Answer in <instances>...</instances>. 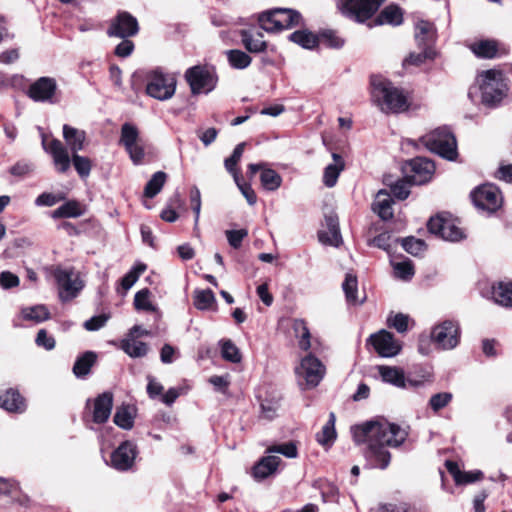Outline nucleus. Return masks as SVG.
<instances>
[{
	"mask_svg": "<svg viewBox=\"0 0 512 512\" xmlns=\"http://www.w3.org/2000/svg\"><path fill=\"white\" fill-rule=\"evenodd\" d=\"M108 321V316L101 314L93 316L84 322V328L88 331H97L104 327Z\"/></svg>",
	"mask_w": 512,
	"mask_h": 512,
	"instance_id": "obj_63",
	"label": "nucleus"
},
{
	"mask_svg": "<svg viewBox=\"0 0 512 512\" xmlns=\"http://www.w3.org/2000/svg\"><path fill=\"white\" fill-rule=\"evenodd\" d=\"M295 371L299 384L304 385L305 389H312L319 385L325 375L326 368L317 357L308 354L301 360Z\"/></svg>",
	"mask_w": 512,
	"mask_h": 512,
	"instance_id": "obj_8",
	"label": "nucleus"
},
{
	"mask_svg": "<svg viewBox=\"0 0 512 512\" xmlns=\"http://www.w3.org/2000/svg\"><path fill=\"white\" fill-rule=\"evenodd\" d=\"M52 275L58 285L59 297L64 302L75 298L84 287L79 273L72 267L55 266Z\"/></svg>",
	"mask_w": 512,
	"mask_h": 512,
	"instance_id": "obj_6",
	"label": "nucleus"
},
{
	"mask_svg": "<svg viewBox=\"0 0 512 512\" xmlns=\"http://www.w3.org/2000/svg\"><path fill=\"white\" fill-rule=\"evenodd\" d=\"M385 0H341L339 7L344 15L364 22L371 18Z\"/></svg>",
	"mask_w": 512,
	"mask_h": 512,
	"instance_id": "obj_13",
	"label": "nucleus"
},
{
	"mask_svg": "<svg viewBox=\"0 0 512 512\" xmlns=\"http://www.w3.org/2000/svg\"><path fill=\"white\" fill-rule=\"evenodd\" d=\"M167 179V174L163 171L154 173L144 188V196L147 198L155 197L163 188Z\"/></svg>",
	"mask_w": 512,
	"mask_h": 512,
	"instance_id": "obj_40",
	"label": "nucleus"
},
{
	"mask_svg": "<svg viewBox=\"0 0 512 512\" xmlns=\"http://www.w3.org/2000/svg\"><path fill=\"white\" fill-rule=\"evenodd\" d=\"M346 299L350 304H360L363 300L357 297L358 281L354 274L347 273L342 284Z\"/></svg>",
	"mask_w": 512,
	"mask_h": 512,
	"instance_id": "obj_42",
	"label": "nucleus"
},
{
	"mask_svg": "<svg viewBox=\"0 0 512 512\" xmlns=\"http://www.w3.org/2000/svg\"><path fill=\"white\" fill-rule=\"evenodd\" d=\"M289 39L305 49H313L318 45V37L308 30L295 31Z\"/></svg>",
	"mask_w": 512,
	"mask_h": 512,
	"instance_id": "obj_39",
	"label": "nucleus"
},
{
	"mask_svg": "<svg viewBox=\"0 0 512 512\" xmlns=\"http://www.w3.org/2000/svg\"><path fill=\"white\" fill-rule=\"evenodd\" d=\"M427 228L430 233L447 241H459L464 237L463 231L452 220L441 216L430 218Z\"/></svg>",
	"mask_w": 512,
	"mask_h": 512,
	"instance_id": "obj_16",
	"label": "nucleus"
},
{
	"mask_svg": "<svg viewBox=\"0 0 512 512\" xmlns=\"http://www.w3.org/2000/svg\"><path fill=\"white\" fill-rule=\"evenodd\" d=\"M113 420L117 426L125 430L131 429L134 424L133 416L127 406L117 408Z\"/></svg>",
	"mask_w": 512,
	"mask_h": 512,
	"instance_id": "obj_48",
	"label": "nucleus"
},
{
	"mask_svg": "<svg viewBox=\"0 0 512 512\" xmlns=\"http://www.w3.org/2000/svg\"><path fill=\"white\" fill-rule=\"evenodd\" d=\"M97 361V354L93 351H86L82 355L78 356L73 365V374L77 378H85L91 372V368Z\"/></svg>",
	"mask_w": 512,
	"mask_h": 512,
	"instance_id": "obj_30",
	"label": "nucleus"
},
{
	"mask_svg": "<svg viewBox=\"0 0 512 512\" xmlns=\"http://www.w3.org/2000/svg\"><path fill=\"white\" fill-rule=\"evenodd\" d=\"M403 21V15L399 7L390 5L384 8L375 19V25H400Z\"/></svg>",
	"mask_w": 512,
	"mask_h": 512,
	"instance_id": "obj_37",
	"label": "nucleus"
},
{
	"mask_svg": "<svg viewBox=\"0 0 512 512\" xmlns=\"http://www.w3.org/2000/svg\"><path fill=\"white\" fill-rule=\"evenodd\" d=\"M0 407L8 412L21 413L25 410V402L18 391L10 388L0 392Z\"/></svg>",
	"mask_w": 512,
	"mask_h": 512,
	"instance_id": "obj_27",
	"label": "nucleus"
},
{
	"mask_svg": "<svg viewBox=\"0 0 512 512\" xmlns=\"http://www.w3.org/2000/svg\"><path fill=\"white\" fill-rule=\"evenodd\" d=\"M72 163L81 178H87L90 175L92 163L88 157L81 156L78 153L72 154Z\"/></svg>",
	"mask_w": 512,
	"mask_h": 512,
	"instance_id": "obj_50",
	"label": "nucleus"
},
{
	"mask_svg": "<svg viewBox=\"0 0 512 512\" xmlns=\"http://www.w3.org/2000/svg\"><path fill=\"white\" fill-rule=\"evenodd\" d=\"M122 350L132 358H141L148 353V346L146 343L135 339L133 336H128L127 339L121 342Z\"/></svg>",
	"mask_w": 512,
	"mask_h": 512,
	"instance_id": "obj_36",
	"label": "nucleus"
},
{
	"mask_svg": "<svg viewBox=\"0 0 512 512\" xmlns=\"http://www.w3.org/2000/svg\"><path fill=\"white\" fill-rule=\"evenodd\" d=\"M139 30L137 19L128 12H120L107 30L110 37L127 38L137 34Z\"/></svg>",
	"mask_w": 512,
	"mask_h": 512,
	"instance_id": "obj_17",
	"label": "nucleus"
},
{
	"mask_svg": "<svg viewBox=\"0 0 512 512\" xmlns=\"http://www.w3.org/2000/svg\"><path fill=\"white\" fill-rule=\"evenodd\" d=\"M422 144L431 152L444 159L454 161L457 158V142L447 127H439L421 137Z\"/></svg>",
	"mask_w": 512,
	"mask_h": 512,
	"instance_id": "obj_4",
	"label": "nucleus"
},
{
	"mask_svg": "<svg viewBox=\"0 0 512 512\" xmlns=\"http://www.w3.org/2000/svg\"><path fill=\"white\" fill-rule=\"evenodd\" d=\"M482 101L486 105L500 103L507 94V83L501 71L490 69L482 71L478 76Z\"/></svg>",
	"mask_w": 512,
	"mask_h": 512,
	"instance_id": "obj_5",
	"label": "nucleus"
},
{
	"mask_svg": "<svg viewBox=\"0 0 512 512\" xmlns=\"http://www.w3.org/2000/svg\"><path fill=\"white\" fill-rule=\"evenodd\" d=\"M411 174L408 175L414 185H422L428 182L435 171L434 163L426 158L417 157L408 163Z\"/></svg>",
	"mask_w": 512,
	"mask_h": 512,
	"instance_id": "obj_19",
	"label": "nucleus"
},
{
	"mask_svg": "<svg viewBox=\"0 0 512 512\" xmlns=\"http://www.w3.org/2000/svg\"><path fill=\"white\" fill-rule=\"evenodd\" d=\"M292 329L295 337L298 338V345L302 350L307 351L311 347V334L307 324L302 319H294Z\"/></svg>",
	"mask_w": 512,
	"mask_h": 512,
	"instance_id": "obj_38",
	"label": "nucleus"
},
{
	"mask_svg": "<svg viewBox=\"0 0 512 512\" xmlns=\"http://www.w3.org/2000/svg\"><path fill=\"white\" fill-rule=\"evenodd\" d=\"M82 214L80 205L75 201H69L53 211V218H74Z\"/></svg>",
	"mask_w": 512,
	"mask_h": 512,
	"instance_id": "obj_46",
	"label": "nucleus"
},
{
	"mask_svg": "<svg viewBox=\"0 0 512 512\" xmlns=\"http://www.w3.org/2000/svg\"><path fill=\"white\" fill-rule=\"evenodd\" d=\"M470 49L478 58L492 59L498 54V43L490 39L480 40L472 43Z\"/></svg>",
	"mask_w": 512,
	"mask_h": 512,
	"instance_id": "obj_35",
	"label": "nucleus"
},
{
	"mask_svg": "<svg viewBox=\"0 0 512 512\" xmlns=\"http://www.w3.org/2000/svg\"><path fill=\"white\" fill-rule=\"evenodd\" d=\"M332 158L334 162L327 165L323 173V183L328 188H332L336 185L338 177L345 166L344 161L339 154L333 153Z\"/></svg>",
	"mask_w": 512,
	"mask_h": 512,
	"instance_id": "obj_31",
	"label": "nucleus"
},
{
	"mask_svg": "<svg viewBox=\"0 0 512 512\" xmlns=\"http://www.w3.org/2000/svg\"><path fill=\"white\" fill-rule=\"evenodd\" d=\"M392 202L390 195L385 190H380L373 203V211L382 220H388L393 216Z\"/></svg>",
	"mask_w": 512,
	"mask_h": 512,
	"instance_id": "obj_33",
	"label": "nucleus"
},
{
	"mask_svg": "<svg viewBox=\"0 0 512 512\" xmlns=\"http://www.w3.org/2000/svg\"><path fill=\"white\" fill-rule=\"evenodd\" d=\"M461 331L459 323L445 320L432 328L431 340L440 350H452L460 342Z\"/></svg>",
	"mask_w": 512,
	"mask_h": 512,
	"instance_id": "obj_11",
	"label": "nucleus"
},
{
	"mask_svg": "<svg viewBox=\"0 0 512 512\" xmlns=\"http://www.w3.org/2000/svg\"><path fill=\"white\" fill-rule=\"evenodd\" d=\"M248 170L251 176L255 175L258 171H261V184L263 188L268 191H275L281 186V176L275 170L267 168L264 163L249 164Z\"/></svg>",
	"mask_w": 512,
	"mask_h": 512,
	"instance_id": "obj_22",
	"label": "nucleus"
},
{
	"mask_svg": "<svg viewBox=\"0 0 512 512\" xmlns=\"http://www.w3.org/2000/svg\"><path fill=\"white\" fill-rule=\"evenodd\" d=\"M23 317L27 320L42 322L49 318V311L44 305H37L23 310Z\"/></svg>",
	"mask_w": 512,
	"mask_h": 512,
	"instance_id": "obj_53",
	"label": "nucleus"
},
{
	"mask_svg": "<svg viewBox=\"0 0 512 512\" xmlns=\"http://www.w3.org/2000/svg\"><path fill=\"white\" fill-rule=\"evenodd\" d=\"M377 512H417L410 504L402 502L398 504L387 503L381 504L377 508Z\"/></svg>",
	"mask_w": 512,
	"mask_h": 512,
	"instance_id": "obj_61",
	"label": "nucleus"
},
{
	"mask_svg": "<svg viewBox=\"0 0 512 512\" xmlns=\"http://www.w3.org/2000/svg\"><path fill=\"white\" fill-rule=\"evenodd\" d=\"M44 149L51 154L53 163L59 173H65L71 165L69 149L60 140L53 139L48 145L43 142Z\"/></svg>",
	"mask_w": 512,
	"mask_h": 512,
	"instance_id": "obj_20",
	"label": "nucleus"
},
{
	"mask_svg": "<svg viewBox=\"0 0 512 512\" xmlns=\"http://www.w3.org/2000/svg\"><path fill=\"white\" fill-rule=\"evenodd\" d=\"M63 138L67 144V148L72 154L78 153L84 149L86 141L85 131L65 124L63 126Z\"/></svg>",
	"mask_w": 512,
	"mask_h": 512,
	"instance_id": "obj_25",
	"label": "nucleus"
},
{
	"mask_svg": "<svg viewBox=\"0 0 512 512\" xmlns=\"http://www.w3.org/2000/svg\"><path fill=\"white\" fill-rule=\"evenodd\" d=\"M434 54V51L430 47H423V51L420 53H410L409 56L403 60V66H419L424 63L426 59L434 58Z\"/></svg>",
	"mask_w": 512,
	"mask_h": 512,
	"instance_id": "obj_49",
	"label": "nucleus"
},
{
	"mask_svg": "<svg viewBox=\"0 0 512 512\" xmlns=\"http://www.w3.org/2000/svg\"><path fill=\"white\" fill-rule=\"evenodd\" d=\"M369 341L376 352L382 357H393L401 350L400 344L394 339L393 335L386 330L372 334Z\"/></svg>",
	"mask_w": 512,
	"mask_h": 512,
	"instance_id": "obj_18",
	"label": "nucleus"
},
{
	"mask_svg": "<svg viewBox=\"0 0 512 512\" xmlns=\"http://www.w3.org/2000/svg\"><path fill=\"white\" fill-rule=\"evenodd\" d=\"M281 463V459L275 455L263 457L253 468V476L256 479H265L272 475Z\"/></svg>",
	"mask_w": 512,
	"mask_h": 512,
	"instance_id": "obj_29",
	"label": "nucleus"
},
{
	"mask_svg": "<svg viewBox=\"0 0 512 512\" xmlns=\"http://www.w3.org/2000/svg\"><path fill=\"white\" fill-rule=\"evenodd\" d=\"M475 206L488 213L497 211L502 205V196L499 189L491 184L483 185L471 193Z\"/></svg>",
	"mask_w": 512,
	"mask_h": 512,
	"instance_id": "obj_14",
	"label": "nucleus"
},
{
	"mask_svg": "<svg viewBox=\"0 0 512 512\" xmlns=\"http://www.w3.org/2000/svg\"><path fill=\"white\" fill-rule=\"evenodd\" d=\"M216 299L212 290H197L194 292V306L198 310H209L215 305Z\"/></svg>",
	"mask_w": 512,
	"mask_h": 512,
	"instance_id": "obj_43",
	"label": "nucleus"
},
{
	"mask_svg": "<svg viewBox=\"0 0 512 512\" xmlns=\"http://www.w3.org/2000/svg\"><path fill=\"white\" fill-rule=\"evenodd\" d=\"M221 353L222 357L227 361L232 363H238L241 361L240 351L231 340H226L222 343Z\"/></svg>",
	"mask_w": 512,
	"mask_h": 512,
	"instance_id": "obj_55",
	"label": "nucleus"
},
{
	"mask_svg": "<svg viewBox=\"0 0 512 512\" xmlns=\"http://www.w3.org/2000/svg\"><path fill=\"white\" fill-rule=\"evenodd\" d=\"M27 96L38 103L56 104L59 102L58 84L55 78L42 76L32 82L26 92Z\"/></svg>",
	"mask_w": 512,
	"mask_h": 512,
	"instance_id": "obj_12",
	"label": "nucleus"
},
{
	"mask_svg": "<svg viewBox=\"0 0 512 512\" xmlns=\"http://www.w3.org/2000/svg\"><path fill=\"white\" fill-rule=\"evenodd\" d=\"M244 148H245V143L242 142V143H239L235 148H234V151L232 153V155L227 158L225 160V168L226 170L233 175L234 179L236 177H239L238 176V172H237V169H236V166L238 164V162L240 161L242 155H243V152H244Z\"/></svg>",
	"mask_w": 512,
	"mask_h": 512,
	"instance_id": "obj_51",
	"label": "nucleus"
},
{
	"mask_svg": "<svg viewBox=\"0 0 512 512\" xmlns=\"http://www.w3.org/2000/svg\"><path fill=\"white\" fill-rule=\"evenodd\" d=\"M410 178L401 179L396 181L393 185H391V192L393 196L399 200L406 199L410 194Z\"/></svg>",
	"mask_w": 512,
	"mask_h": 512,
	"instance_id": "obj_56",
	"label": "nucleus"
},
{
	"mask_svg": "<svg viewBox=\"0 0 512 512\" xmlns=\"http://www.w3.org/2000/svg\"><path fill=\"white\" fill-rule=\"evenodd\" d=\"M335 438V416L331 413L328 422L323 426L321 432L317 434V441L321 445H329Z\"/></svg>",
	"mask_w": 512,
	"mask_h": 512,
	"instance_id": "obj_47",
	"label": "nucleus"
},
{
	"mask_svg": "<svg viewBox=\"0 0 512 512\" xmlns=\"http://www.w3.org/2000/svg\"><path fill=\"white\" fill-rule=\"evenodd\" d=\"M185 78L193 94L209 93L217 83L215 69L207 65H197L189 68L185 73Z\"/></svg>",
	"mask_w": 512,
	"mask_h": 512,
	"instance_id": "obj_10",
	"label": "nucleus"
},
{
	"mask_svg": "<svg viewBox=\"0 0 512 512\" xmlns=\"http://www.w3.org/2000/svg\"><path fill=\"white\" fill-rule=\"evenodd\" d=\"M35 341L38 346L44 347L46 350H52L55 347V339L49 336L44 329L38 331Z\"/></svg>",
	"mask_w": 512,
	"mask_h": 512,
	"instance_id": "obj_64",
	"label": "nucleus"
},
{
	"mask_svg": "<svg viewBox=\"0 0 512 512\" xmlns=\"http://www.w3.org/2000/svg\"><path fill=\"white\" fill-rule=\"evenodd\" d=\"M445 466L457 485L471 484L483 478L482 471H461L457 463L453 461H446Z\"/></svg>",
	"mask_w": 512,
	"mask_h": 512,
	"instance_id": "obj_24",
	"label": "nucleus"
},
{
	"mask_svg": "<svg viewBox=\"0 0 512 512\" xmlns=\"http://www.w3.org/2000/svg\"><path fill=\"white\" fill-rule=\"evenodd\" d=\"M452 398L453 396L449 392L437 393L430 398L429 405L434 412H438L446 407L451 402Z\"/></svg>",
	"mask_w": 512,
	"mask_h": 512,
	"instance_id": "obj_57",
	"label": "nucleus"
},
{
	"mask_svg": "<svg viewBox=\"0 0 512 512\" xmlns=\"http://www.w3.org/2000/svg\"><path fill=\"white\" fill-rule=\"evenodd\" d=\"M150 291L145 288L138 291L134 297V306L137 310L155 311V307L150 300Z\"/></svg>",
	"mask_w": 512,
	"mask_h": 512,
	"instance_id": "obj_54",
	"label": "nucleus"
},
{
	"mask_svg": "<svg viewBox=\"0 0 512 512\" xmlns=\"http://www.w3.org/2000/svg\"><path fill=\"white\" fill-rule=\"evenodd\" d=\"M248 235L247 230H227L226 237L227 240L233 248L237 249L241 246L243 239Z\"/></svg>",
	"mask_w": 512,
	"mask_h": 512,
	"instance_id": "obj_62",
	"label": "nucleus"
},
{
	"mask_svg": "<svg viewBox=\"0 0 512 512\" xmlns=\"http://www.w3.org/2000/svg\"><path fill=\"white\" fill-rule=\"evenodd\" d=\"M353 439L365 444V458L372 468L385 469L390 464L388 447H398L407 438V431L384 419L371 420L352 427Z\"/></svg>",
	"mask_w": 512,
	"mask_h": 512,
	"instance_id": "obj_1",
	"label": "nucleus"
},
{
	"mask_svg": "<svg viewBox=\"0 0 512 512\" xmlns=\"http://www.w3.org/2000/svg\"><path fill=\"white\" fill-rule=\"evenodd\" d=\"M225 53L230 66L234 69H245L252 62V58L242 50L231 49Z\"/></svg>",
	"mask_w": 512,
	"mask_h": 512,
	"instance_id": "obj_41",
	"label": "nucleus"
},
{
	"mask_svg": "<svg viewBox=\"0 0 512 512\" xmlns=\"http://www.w3.org/2000/svg\"><path fill=\"white\" fill-rule=\"evenodd\" d=\"M119 144L125 148L134 165L143 163L145 144L136 125L125 122L121 126Z\"/></svg>",
	"mask_w": 512,
	"mask_h": 512,
	"instance_id": "obj_7",
	"label": "nucleus"
},
{
	"mask_svg": "<svg viewBox=\"0 0 512 512\" xmlns=\"http://www.w3.org/2000/svg\"><path fill=\"white\" fill-rule=\"evenodd\" d=\"M241 41L250 53H261L267 49L263 33L259 31L241 30Z\"/></svg>",
	"mask_w": 512,
	"mask_h": 512,
	"instance_id": "obj_28",
	"label": "nucleus"
},
{
	"mask_svg": "<svg viewBox=\"0 0 512 512\" xmlns=\"http://www.w3.org/2000/svg\"><path fill=\"white\" fill-rule=\"evenodd\" d=\"M258 22L261 29L276 33L303 25L301 13L289 8H274L259 14Z\"/></svg>",
	"mask_w": 512,
	"mask_h": 512,
	"instance_id": "obj_3",
	"label": "nucleus"
},
{
	"mask_svg": "<svg viewBox=\"0 0 512 512\" xmlns=\"http://www.w3.org/2000/svg\"><path fill=\"white\" fill-rule=\"evenodd\" d=\"M379 373L384 382L390 383L399 388H406L407 385L416 386L418 383L406 380L404 372L396 367L380 366Z\"/></svg>",
	"mask_w": 512,
	"mask_h": 512,
	"instance_id": "obj_26",
	"label": "nucleus"
},
{
	"mask_svg": "<svg viewBox=\"0 0 512 512\" xmlns=\"http://www.w3.org/2000/svg\"><path fill=\"white\" fill-rule=\"evenodd\" d=\"M176 83L173 75L156 69L148 76L146 92L157 100L165 101L172 98L175 94Z\"/></svg>",
	"mask_w": 512,
	"mask_h": 512,
	"instance_id": "obj_9",
	"label": "nucleus"
},
{
	"mask_svg": "<svg viewBox=\"0 0 512 512\" xmlns=\"http://www.w3.org/2000/svg\"><path fill=\"white\" fill-rule=\"evenodd\" d=\"M236 185L239 188L240 192L246 199L247 203L251 206H253L257 202V196L253 188L250 184L240 181L239 177H236L235 179Z\"/></svg>",
	"mask_w": 512,
	"mask_h": 512,
	"instance_id": "obj_60",
	"label": "nucleus"
},
{
	"mask_svg": "<svg viewBox=\"0 0 512 512\" xmlns=\"http://www.w3.org/2000/svg\"><path fill=\"white\" fill-rule=\"evenodd\" d=\"M266 453L273 454V453H279L286 458L294 459L298 456V447L296 442L289 441L285 443L280 444H274L269 446L266 449Z\"/></svg>",
	"mask_w": 512,
	"mask_h": 512,
	"instance_id": "obj_45",
	"label": "nucleus"
},
{
	"mask_svg": "<svg viewBox=\"0 0 512 512\" xmlns=\"http://www.w3.org/2000/svg\"><path fill=\"white\" fill-rule=\"evenodd\" d=\"M492 298L498 305L512 307V282H498L492 286Z\"/></svg>",
	"mask_w": 512,
	"mask_h": 512,
	"instance_id": "obj_34",
	"label": "nucleus"
},
{
	"mask_svg": "<svg viewBox=\"0 0 512 512\" xmlns=\"http://www.w3.org/2000/svg\"><path fill=\"white\" fill-rule=\"evenodd\" d=\"M137 454V445L129 440L124 441L112 452L110 464L118 471H128L134 466Z\"/></svg>",
	"mask_w": 512,
	"mask_h": 512,
	"instance_id": "obj_15",
	"label": "nucleus"
},
{
	"mask_svg": "<svg viewBox=\"0 0 512 512\" xmlns=\"http://www.w3.org/2000/svg\"><path fill=\"white\" fill-rule=\"evenodd\" d=\"M92 418L93 422L102 424L107 422L111 415L113 407V394L111 392H103L99 394L93 401Z\"/></svg>",
	"mask_w": 512,
	"mask_h": 512,
	"instance_id": "obj_21",
	"label": "nucleus"
},
{
	"mask_svg": "<svg viewBox=\"0 0 512 512\" xmlns=\"http://www.w3.org/2000/svg\"><path fill=\"white\" fill-rule=\"evenodd\" d=\"M435 38L434 25L428 21L420 20L415 26V39L419 47H430Z\"/></svg>",
	"mask_w": 512,
	"mask_h": 512,
	"instance_id": "obj_32",
	"label": "nucleus"
},
{
	"mask_svg": "<svg viewBox=\"0 0 512 512\" xmlns=\"http://www.w3.org/2000/svg\"><path fill=\"white\" fill-rule=\"evenodd\" d=\"M325 224L327 231H320L318 233L319 241L324 245H330L334 247L340 246L342 243V237L339 229L338 218L335 215H328L325 217Z\"/></svg>",
	"mask_w": 512,
	"mask_h": 512,
	"instance_id": "obj_23",
	"label": "nucleus"
},
{
	"mask_svg": "<svg viewBox=\"0 0 512 512\" xmlns=\"http://www.w3.org/2000/svg\"><path fill=\"white\" fill-rule=\"evenodd\" d=\"M395 275L403 280H408L414 275V268L410 260L395 263L393 265Z\"/></svg>",
	"mask_w": 512,
	"mask_h": 512,
	"instance_id": "obj_59",
	"label": "nucleus"
},
{
	"mask_svg": "<svg viewBox=\"0 0 512 512\" xmlns=\"http://www.w3.org/2000/svg\"><path fill=\"white\" fill-rule=\"evenodd\" d=\"M373 102L384 113H400L409 108V101L404 92L379 75L370 79Z\"/></svg>",
	"mask_w": 512,
	"mask_h": 512,
	"instance_id": "obj_2",
	"label": "nucleus"
},
{
	"mask_svg": "<svg viewBox=\"0 0 512 512\" xmlns=\"http://www.w3.org/2000/svg\"><path fill=\"white\" fill-rule=\"evenodd\" d=\"M147 266L144 263H136L132 269L121 279V288L124 292L128 291L146 271Z\"/></svg>",
	"mask_w": 512,
	"mask_h": 512,
	"instance_id": "obj_44",
	"label": "nucleus"
},
{
	"mask_svg": "<svg viewBox=\"0 0 512 512\" xmlns=\"http://www.w3.org/2000/svg\"><path fill=\"white\" fill-rule=\"evenodd\" d=\"M401 244L404 250L413 256H418L426 250L425 242L412 236L402 239Z\"/></svg>",
	"mask_w": 512,
	"mask_h": 512,
	"instance_id": "obj_52",
	"label": "nucleus"
},
{
	"mask_svg": "<svg viewBox=\"0 0 512 512\" xmlns=\"http://www.w3.org/2000/svg\"><path fill=\"white\" fill-rule=\"evenodd\" d=\"M387 322L390 327L395 328L399 333H404L408 330L409 317L408 315L397 313L390 315Z\"/></svg>",
	"mask_w": 512,
	"mask_h": 512,
	"instance_id": "obj_58",
	"label": "nucleus"
}]
</instances>
